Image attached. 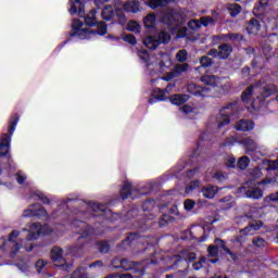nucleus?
Returning a JSON list of instances; mask_svg holds the SVG:
<instances>
[{
	"mask_svg": "<svg viewBox=\"0 0 278 278\" xmlns=\"http://www.w3.org/2000/svg\"><path fill=\"white\" fill-rule=\"evenodd\" d=\"M155 68L161 75H164L161 77L163 81H170L176 77H180L182 73H187L190 65H188V63L176 64L174 70L168 72L170 68H173V60L170 59L169 54H161L160 62L159 64H155Z\"/></svg>",
	"mask_w": 278,
	"mask_h": 278,
	"instance_id": "obj_1",
	"label": "nucleus"
},
{
	"mask_svg": "<svg viewBox=\"0 0 278 278\" xmlns=\"http://www.w3.org/2000/svg\"><path fill=\"white\" fill-rule=\"evenodd\" d=\"M81 27H84L81 21L75 20L73 22L74 36L79 38V40H92V38H97V36H105L108 34V26L103 22L98 24V31Z\"/></svg>",
	"mask_w": 278,
	"mask_h": 278,
	"instance_id": "obj_2",
	"label": "nucleus"
},
{
	"mask_svg": "<svg viewBox=\"0 0 278 278\" xmlns=\"http://www.w3.org/2000/svg\"><path fill=\"white\" fill-rule=\"evenodd\" d=\"M16 125H18V115H13L9 121V134L3 135L1 141V155H8L10 153V142L12 140V135L16 131Z\"/></svg>",
	"mask_w": 278,
	"mask_h": 278,
	"instance_id": "obj_3",
	"label": "nucleus"
},
{
	"mask_svg": "<svg viewBox=\"0 0 278 278\" xmlns=\"http://www.w3.org/2000/svg\"><path fill=\"white\" fill-rule=\"evenodd\" d=\"M170 42V34L161 30L159 34V39H155L153 36H148L143 39V45L147 49H157L160 45H168Z\"/></svg>",
	"mask_w": 278,
	"mask_h": 278,
	"instance_id": "obj_4",
	"label": "nucleus"
},
{
	"mask_svg": "<svg viewBox=\"0 0 278 278\" xmlns=\"http://www.w3.org/2000/svg\"><path fill=\"white\" fill-rule=\"evenodd\" d=\"M238 113V103L233 102L226 106H224L220 111V121L218 122V127H225V125H229L230 118H232L233 114Z\"/></svg>",
	"mask_w": 278,
	"mask_h": 278,
	"instance_id": "obj_5",
	"label": "nucleus"
},
{
	"mask_svg": "<svg viewBox=\"0 0 278 278\" xmlns=\"http://www.w3.org/2000/svg\"><path fill=\"white\" fill-rule=\"evenodd\" d=\"M27 240H36L41 233L43 236H51L53 229L50 226H41L40 224H31L30 229L28 230Z\"/></svg>",
	"mask_w": 278,
	"mask_h": 278,
	"instance_id": "obj_6",
	"label": "nucleus"
},
{
	"mask_svg": "<svg viewBox=\"0 0 278 278\" xmlns=\"http://www.w3.org/2000/svg\"><path fill=\"white\" fill-rule=\"evenodd\" d=\"M216 23V18L214 17H210V16H204L200 20V22L198 20H191L188 23V27L190 29L197 30L200 29V27H210V25H214Z\"/></svg>",
	"mask_w": 278,
	"mask_h": 278,
	"instance_id": "obj_7",
	"label": "nucleus"
},
{
	"mask_svg": "<svg viewBox=\"0 0 278 278\" xmlns=\"http://www.w3.org/2000/svg\"><path fill=\"white\" fill-rule=\"evenodd\" d=\"M215 244L216 245H210L208 247V255H211L212 257H216V255H218V249H223V251L228 253V255H230V257L232 260H236V254L231 253V251H229V249H226L225 243H223L222 240L217 239L215 241Z\"/></svg>",
	"mask_w": 278,
	"mask_h": 278,
	"instance_id": "obj_8",
	"label": "nucleus"
},
{
	"mask_svg": "<svg viewBox=\"0 0 278 278\" xmlns=\"http://www.w3.org/2000/svg\"><path fill=\"white\" fill-rule=\"evenodd\" d=\"M243 144L247 146L248 155H252L253 160H260V155H264L257 149V144L255 143V141H253V139H250V138L244 139Z\"/></svg>",
	"mask_w": 278,
	"mask_h": 278,
	"instance_id": "obj_9",
	"label": "nucleus"
},
{
	"mask_svg": "<svg viewBox=\"0 0 278 278\" xmlns=\"http://www.w3.org/2000/svg\"><path fill=\"white\" fill-rule=\"evenodd\" d=\"M208 55H213V58H219L220 60H227V58L231 55V46L227 43L219 46V51L211 50Z\"/></svg>",
	"mask_w": 278,
	"mask_h": 278,
	"instance_id": "obj_10",
	"label": "nucleus"
},
{
	"mask_svg": "<svg viewBox=\"0 0 278 278\" xmlns=\"http://www.w3.org/2000/svg\"><path fill=\"white\" fill-rule=\"evenodd\" d=\"M187 90L190 94H194L195 97H210V88L207 87L202 88L195 84H189Z\"/></svg>",
	"mask_w": 278,
	"mask_h": 278,
	"instance_id": "obj_11",
	"label": "nucleus"
},
{
	"mask_svg": "<svg viewBox=\"0 0 278 278\" xmlns=\"http://www.w3.org/2000/svg\"><path fill=\"white\" fill-rule=\"evenodd\" d=\"M23 216H47V211L38 205H30L24 211Z\"/></svg>",
	"mask_w": 278,
	"mask_h": 278,
	"instance_id": "obj_12",
	"label": "nucleus"
},
{
	"mask_svg": "<svg viewBox=\"0 0 278 278\" xmlns=\"http://www.w3.org/2000/svg\"><path fill=\"white\" fill-rule=\"evenodd\" d=\"M257 92H262V85L260 84L252 85L242 93L241 99L247 103L249 99H251L253 94H257Z\"/></svg>",
	"mask_w": 278,
	"mask_h": 278,
	"instance_id": "obj_13",
	"label": "nucleus"
},
{
	"mask_svg": "<svg viewBox=\"0 0 278 278\" xmlns=\"http://www.w3.org/2000/svg\"><path fill=\"white\" fill-rule=\"evenodd\" d=\"M177 18H179V14L172 11L164 15L163 23L168 25L169 29H175V25H177Z\"/></svg>",
	"mask_w": 278,
	"mask_h": 278,
	"instance_id": "obj_14",
	"label": "nucleus"
},
{
	"mask_svg": "<svg viewBox=\"0 0 278 278\" xmlns=\"http://www.w3.org/2000/svg\"><path fill=\"white\" fill-rule=\"evenodd\" d=\"M75 2L71 1V9L70 14H78L79 16H83L84 14V3H86V0H74Z\"/></svg>",
	"mask_w": 278,
	"mask_h": 278,
	"instance_id": "obj_15",
	"label": "nucleus"
},
{
	"mask_svg": "<svg viewBox=\"0 0 278 278\" xmlns=\"http://www.w3.org/2000/svg\"><path fill=\"white\" fill-rule=\"evenodd\" d=\"M138 56L140 58L141 62L146 64L149 71H153L151 66H154L155 62L153 61V58L149 55V52H147V50H140L138 52Z\"/></svg>",
	"mask_w": 278,
	"mask_h": 278,
	"instance_id": "obj_16",
	"label": "nucleus"
},
{
	"mask_svg": "<svg viewBox=\"0 0 278 278\" xmlns=\"http://www.w3.org/2000/svg\"><path fill=\"white\" fill-rule=\"evenodd\" d=\"M200 81H202V84H205V86H211V88H216V86L220 84V78H218L215 75H205L200 78Z\"/></svg>",
	"mask_w": 278,
	"mask_h": 278,
	"instance_id": "obj_17",
	"label": "nucleus"
},
{
	"mask_svg": "<svg viewBox=\"0 0 278 278\" xmlns=\"http://www.w3.org/2000/svg\"><path fill=\"white\" fill-rule=\"evenodd\" d=\"M262 229V222H253L243 230H241L242 236H253L255 231H260Z\"/></svg>",
	"mask_w": 278,
	"mask_h": 278,
	"instance_id": "obj_18",
	"label": "nucleus"
},
{
	"mask_svg": "<svg viewBox=\"0 0 278 278\" xmlns=\"http://www.w3.org/2000/svg\"><path fill=\"white\" fill-rule=\"evenodd\" d=\"M260 29H262V25H260V21L254 18L251 20L247 26V31L250 36H256V34L260 33Z\"/></svg>",
	"mask_w": 278,
	"mask_h": 278,
	"instance_id": "obj_19",
	"label": "nucleus"
},
{
	"mask_svg": "<svg viewBox=\"0 0 278 278\" xmlns=\"http://www.w3.org/2000/svg\"><path fill=\"white\" fill-rule=\"evenodd\" d=\"M168 96H166L165 90L154 89L152 92V99L149 100V103H155V101H166Z\"/></svg>",
	"mask_w": 278,
	"mask_h": 278,
	"instance_id": "obj_20",
	"label": "nucleus"
},
{
	"mask_svg": "<svg viewBox=\"0 0 278 278\" xmlns=\"http://www.w3.org/2000/svg\"><path fill=\"white\" fill-rule=\"evenodd\" d=\"M253 127H255V125L249 119H240L236 125V129H238V131H251Z\"/></svg>",
	"mask_w": 278,
	"mask_h": 278,
	"instance_id": "obj_21",
	"label": "nucleus"
},
{
	"mask_svg": "<svg viewBox=\"0 0 278 278\" xmlns=\"http://www.w3.org/2000/svg\"><path fill=\"white\" fill-rule=\"evenodd\" d=\"M218 192V187L208 185L202 189V194L205 199H214Z\"/></svg>",
	"mask_w": 278,
	"mask_h": 278,
	"instance_id": "obj_22",
	"label": "nucleus"
},
{
	"mask_svg": "<svg viewBox=\"0 0 278 278\" xmlns=\"http://www.w3.org/2000/svg\"><path fill=\"white\" fill-rule=\"evenodd\" d=\"M189 100H190V96L188 94H174L169 98V101L173 105H181Z\"/></svg>",
	"mask_w": 278,
	"mask_h": 278,
	"instance_id": "obj_23",
	"label": "nucleus"
},
{
	"mask_svg": "<svg viewBox=\"0 0 278 278\" xmlns=\"http://www.w3.org/2000/svg\"><path fill=\"white\" fill-rule=\"evenodd\" d=\"M245 197L248 199H262V197H264V191L257 187H252L245 191Z\"/></svg>",
	"mask_w": 278,
	"mask_h": 278,
	"instance_id": "obj_24",
	"label": "nucleus"
},
{
	"mask_svg": "<svg viewBox=\"0 0 278 278\" xmlns=\"http://www.w3.org/2000/svg\"><path fill=\"white\" fill-rule=\"evenodd\" d=\"M143 25L147 29H153L157 25V18L153 13H150L143 18Z\"/></svg>",
	"mask_w": 278,
	"mask_h": 278,
	"instance_id": "obj_25",
	"label": "nucleus"
},
{
	"mask_svg": "<svg viewBox=\"0 0 278 278\" xmlns=\"http://www.w3.org/2000/svg\"><path fill=\"white\" fill-rule=\"evenodd\" d=\"M124 10L126 12H131L132 14H136V12H140V3L136 0L128 1L124 4Z\"/></svg>",
	"mask_w": 278,
	"mask_h": 278,
	"instance_id": "obj_26",
	"label": "nucleus"
},
{
	"mask_svg": "<svg viewBox=\"0 0 278 278\" xmlns=\"http://www.w3.org/2000/svg\"><path fill=\"white\" fill-rule=\"evenodd\" d=\"M51 257L54 262H59V264H61V266H64L65 264V261L64 258L62 257V249L60 248H54L52 251H51Z\"/></svg>",
	"mask_w": 278,
	"mask_h": 278,
	"instance_id": "obj_27",
	"label": "nucleus"
},
{
	"mask_svg": "<svg viewBox=\"0 0 278 278\" xmlns=\"http://www.w3.org/2000/svg\"><path fill=\"white\" fill-rule=\"evenodd\" d=\"M275 92H277V86L275 85H267L263 88V99H266L268 97H270L271 94H275Z\"/></svg>",
	"mask_w": 278,
	"mask_h": 278,
	"instance_id": "obj_28",
	"label": "nucleus"
},
{
	"mask_svg": "<svg viewBox=\"0 0 278 278\" xmlns=\"http://www.w3.org/2000/svg\"><path fill=\"white\" fill-rule=\"evenodd\" d=\"M97 11L92 10L86 17H85V24L89 27H92L97 25V18H96Z\"/></svg>",
	"mask_w": 278,
	"mask_h": 278,
	"instance_id": "obj_29",
	"label": "nucleus"
},
{
	"mask_svg": "<svg viewBox=\"0 0 278 278\" xmlns=\"http://www.w3.org/2000/svg\"><path fill=\"white\" fill-rule=\"evenodd\" d=\"M263 164L266 170H276L278 177V159L276 161H264Z\"/></svg>",
	"mask_w": 278,
	"mask_h": 278,
	"instance_id": "obj_30",
	"label": "nucleus"
},
{
	"mask_svg": "<svg viewBox=\"0 0 278 278\" xmlns=\"http://www.w3.org/2000/svg\"><path fill=\"white\" fill-rule=\"evenodd\" d=\"M131 194V184L126 181L121 190L122 199H127Z\"/></svg>",
	"mask_w": 278,
	"mask_h": 278,
	"instance_id": "obj_31",
	"label": "nucleus"
},
{
	"mask_svg": "<svg viewBox=\"0 0 278 278\" xmlns=\"http://www.w3.org/2000/svg\"><path fill=\"white\" fill-rule=\"evenodd\" d=\"M228 12L230 14V16H238V14H240V12H242V7H240L239 4H229L228 5Z\"/></svg>",
	"mask_w": 278,
	"mask_h": 278,
	"instance_id": "obj_32",
	"label": "nucleus"
},
{
	"mask_svg": "<svg viewBox=\"0 0 278 278\" xmlns=\"http://www.w3.org/2000/svg\"><path fill=\"white\" fill-rule=\"evenodd\" d=\"M250 160L248 156H242L238 163L237 166L240 168V170H245V168H249Z\"/></svg>",
	"mask_w": 278,
	"mask_h": 278,
	"instance_id": "obj_33",
	"label": "nucleus"
},
{
	"mask_svg": "<svg viewBox=\"0 0 278 278\" xmlns=\"http://www.w3.org/2000/svg\"><path fill=\"white\" fill-rule=\"evenodd\" d=\"M112 16H114V10L112 9V7H105L102 10V18H104V21H110Z\"/></svg>",
	"mask_w": 278,
	"mask_h": 278,
	"instance_id": "obj_34",
	"label": "nucleus"
},
{
	"mask_svg": "<svg viewBox=\"0 0 278 278\" xmlns=\"http://www.w3.org/2000/svg\"><path fill=\"white\" fill-rule=\"evenodd\" d=\"M127 30L134 31V34H140V24H138V22L130 21L127 25Z\"/></svg>",
	"mask_w": 278,
	"mask_h": 278,
	"instance_id": "obj_35",
	"label": "nucleus"
},
{
	"mask_svg": "<svg viewBox=\"0 0 278 278\" xmlns=\"http://www.w3.org/2000/svg\"><path fill=\"white\" fill-rule=\"evenodd\" d=\"M180 257H182L185 262H192V260H197V254H194V252L184 251L180 253Z\"/></svg>",
	"mask_w": 278,
	"mask_h": 278,
	"instance_id": "obj_36",
	"label": "nucleus"
},
{
	"mask_svg": "<svg viewBox=\"0 0 278 278\" xmlns=\"http://www.w3.org/2000/svg\"><path fill=\"white\" fill-rule=\"evenodd\" d=\"M177 62H186L188 60V52L186 50H180L176 54Z\"/></svg>",
	"mask_w": 278,
	"mask_h": 278,
	"instance_id": "obj_37",
	"label": "nucleus"
},
{
	"mask_svg": "<svg viewBox=\"0 0 278 278\" xmlns=\"http://www.w3.org/2000/svg\"><path fill=\"white\" fill-rule=\"evenodd\" d=\"M264 105V99L257 97L253 102H252V108L253 110H262V106Z\"/></svg>",
	"mask_w": 278,
	"mask_h": 278,
	"instance_id": "obj_38",
	"label": "nucleus"
},
{
	"mask_svg": "<svg viewBox=\"0 0 278 278\" xmlns=\"http://www.w3.org/2000/svg\"><path fill=\"white\" fill-rule=\"evenodd\" d=\"M206 262H207V260L204 256H202L199 262L193 264L194 270H201V268H203V266H205Z\"/></svg>",
	"mask_w": 278,
	"mask_h": 278,
	"instance_id": "obj_39",
	"label": "nucleus"
},
{
	"mask_svg": "<svg viewBox=\"0 0 278 278\" xmlns=\"http://www.w3.org/2000/svg\"><path fill=\"white\" fill-rule=\"evenodd\" d=\"M200 64L202 68H207V66H212V59L207 56H202L200 60Z\"/></svg>",
	"mask_w": 278,
	"mask_h": 278,
	"instance_id": "obj_40",
	"label": "nucleus"
},
{
	"mask_svg": "<svg viewBox=\"0 0 278 278\" xmlns=\"http://www.w3.org/2000/svg\"><path fill=\"white\" fill-rule=\"evenodd\" d=\"M195 204L197 203L194 202V200H186L185 203H184L186 212L192 211L194 208Z\"/></svg>",
	"mask_w": 278,
	"mask_h": 278,
	"instance_id": "obj_41",
	"label": "nucleus"
},
{
	"mask_svg": "<svg viewBox=\"0 0 278 278\" xmlns=\"http://www.w3.org/2000/svg\"><path fill=\"white\" fill-rule=\"evenodd\" d=\"M89 210L91 212H103V204H97L94 202L89 204Z\"/></svg>",
	"mask_w": 278,
	"mask_h": 278,
	"instance_id": "obj_42",
	"label": "nucleus"
},
{
	"mask_svg": "<svg viewBox=\"0 0 278 278\" xmlns=\"http://www.w3.org/2000/svg\"><path fill=\"white\" fill-rule=\"evenodd\" d=\"M122 38L125 42H128V45H136L138 42L134 35H124Z\"/></svg>",
	"mask_w": 278,
	"mask_h": 278,
	"instance_id": "obj_43",
	"label": "nucleus"
},
{
	"mask_svg": "<svg viewBox=\"0 0 278 278\" xmlns=\"http://www.w3.org/2000/svg\"><path fill=\"white\" fill-rule=\"evenodd\" d=\"M45 266H47V262H45V260H39L35 264V268H36L37 273H41L42 268H45Z\"/></svg>",
	"mask_w": 278,
	"mask_h": 278,
	"instance_id": "obj_44",
	"label": "nucleus"
},
{
	"mask_svg": "<svg viewBox=\"0 0 278 278\" xmlns=\"http://www.w3.org/2000/svg\"><path fill=\"white\" fill-rule=\"evenodd\" d=\"M199 186H200L199 180H194V181L191 182V184L189 185V187L186 189V193H187V194H190V192H192V190H195V188H199Z\"/></svg>",
	"mask_w": 278,
	"mask_h": 278,
	"instance_id": "obj_45",
	"label": "nucleus"
},
{
	"mask_svg": "<svg viewBox=\"0 0 278 278\" xmlns=\"http://www.w3.org/2000/svg\"><path fill=\"white\" fill-rule=\"evenodd\" d=\"M25 179H27V176L23 173V172H18L16 174V180H17V184H25Z\"/></svg>",
	"mask_w": 278,
	"mask_h": 278,
	"instance_id": "obj_46",
	"label": "nucleus"
},
{
	"mask_svg": "<svg viewBox=\"0 0 278 278\" xmlns=\"http://www.w3.org/2000/svg\"><path fill=\"white\" fill-rule=\"evenodd\" d=\"M253 244L254 247L262 248V247H266V241L263 238H255L253 240Z\"/></svg>",
	"mask_w": 278,
	"mask_h": 278,
	"instance_id": "obj_47",
	"label": "nucleus"
},
{
	"mask_svg": "<svg viewBox=\"0 0 278 278\" xmlns=\"http://www.w3.org/2000/svg\"><path fill=\"white\" fill-rule=\"evenodd\" d=\"M250 175L253 179H260V177H262V169L256 167L251 172Z\"/></svg>",
	"mask_w": 278,
	"mask_h": 278,
	"instance_id": "obj_48",
	"label": "nucleus"
},
{
	"mask_svg": "<svg viewBox=\"0 0 278 278\" xmlns=\"http://www.w3.org/2000/svg\"><path fill=\"white\" fill-rule=\"evenodd\" d=\"M21 236V231L18 230H13L10 236H9V242H14L16 238Z\"/></svg>",
	"mask_w": 278,
	"mask_h": 278,
	"instance_id": "obj_49",
	"label": "nucleus"
},
{
	"mask_svg": "<svg viewBox=\"0 0 278 278\" xmlns=\"http://www.w3.org/2000/svg\"><path fill=\"white\" fill-rule=\"evenodd\" d=\"M265 201H267V203L270 201H273L274 203H278V192L271 193L269 197L265 199Z\"/></svg>",
	"mask_w": 278,
	"mask_h": 278,
	"instance_id": "obj_50",
	"label": "nucleus"
},
{
	"mask_svg": "<svg viewBox=\"0 0 278 278\" xmlns=\"http://www.w3.org/2000/svg\"><path fill=\"white\" fill-rule=\"evenodd\" d=\"M213 179H217V181H223V179H225V175H223L220 172H214Z\"/></svg>",
	"mask_w": 278,
	"mask_h": 278,
	"instance_id": "obj_51",
	"label": "nucleus"
},
{
	"mask_svg": "<svg viewBox=\"0 0 278 278\" xmlns=\"http://www.w3.org/2000/svg\"><path fill=\"white\" fill-rule=\"evenodd\" d=\"M182 112H184V114H192V112H194V108H192L190 105H184Z\"/></svg>",
	"mask_w": 278,
	"mask_h": 278,
	"instance_id": "obj_52",
	"label": "nucleus"
},
{
	"mask_svg": "<svg viewBox=\"0 0 278 278\" xmlns=\"http://www.w3.org/2000/svg\"><path fill=\"white\" fill-rule=\"evenodd\" d=\"M226 165L228 166V168H236V159L229 157V159L227 160Z\"/></svg>",
	"mask_w": 278,
	"mask_h": 278,
	"instance_id": "obj_53",
	"label": "nucleus"
},
{
	"mask_svg": "<svg viewBox=\"0 0 278 278\" xmlns=\"http://www.w3.org/2000/svg\"><path fill=\"white\" fill-rule=\"evenodd\" d=\"M268 184H275V179L266 178L265 180L257 182V186H268Z\"/></svg>",
	"mask_w": 278,
	"mask_h": 278,
	"instance_id": "obj_54",
	"label": "nucleus"
},
{
	"mask_svg": "<svg viewBox=\"0 0 278 278\" xmlns=\"http://www.w3.org/2000/svg\"><path fill=\"white\" fill-rule=\"evenodd\" d=\"M188 29L186 27L179 28L177 33V38H184L187 34Z\"/></svg>",
	"mask_w": 278,
	"mask_h": 278,
	"instance_id": "obj_55",
	"label": "nucleus"
},
{
	"mask_svg": "<svg viewBox=\"0 0 278 278\" xmlns=\"http://www.w3.org/2000/svg\"><path fill=\"white\" fill-rule=\"evenodd\" d=\"M173 88H175V84L174 83L167 85V87L164 89L166 97H168V94H170L173 92Z\"/></svg>",
	"mask_w": 278,
	"mask_h": 278,
	"instance_id": "obj_56",
	"label": "nucleus"
},
{
	"mask_svg": "<svg viewBox=\"0 0 278 278\" xmlns=\"http://www.w3.org/2000/svg\"><path fill=\"white\" fill-rule=\"evenodd\" d=\"M21 249V247L18 245V243L13 245V250L11 251V257H14V255H16V253H18V250Z\"/></svg>",
	"mask_w": 278,
	"mask_h": 278,
	"instance_id": "obj_57",
	"label": "nucleus"
},
{
	"mask_svg": "<svg viewBox=\"0 0 278 278\" xmlns=\"http://www.w3.org/2000/svg\"><path fill=\"white\" fill-rule=\"evenodd\" d=\"M169 213L174 216H179V210L177 208V206L172 207Z\"/></svg>",
	"mask_w": 278,
	"mask_h": 278,
	"instance_id": "obj_58",
	"label": "nucleus"
},
{
	"mask_svg": "<svg viewBox=\"0 0 278 278\" xmlns=\"http://www.w3.org/2000/svg\"><path fill=\"white\" fill-rule=\"evenodd\" d=\"M105 2V0H96L94 3L98 8H101V5H103V3Z\"/></svg>",
	"mask_w": 278,
	"mask_h": 278,
	"instance_id": "obj_59",
	"label": "nucleus"
},
{
	"mask_svg": "<svg viewBox=\"0 0 278 278\" xmlns=\"http://www.w3.org/2000/svg\"><path fill=\"white\" fill-rule=\"evenodd\" d=\"M260 5H261V8L268 5V0H260Z\"/></svg>",
	"mask_w": 278,
	"mask_h": 278,
	"instance_id": "obj_60",
	"label": "nucleus"
},
{
	"mask_svg": "<svg viewBox=\"0 0 278 278\" xmlns=\"http://www.w3.org/2000/svg\"><path fill=\"white\" fill-rule=\"evenodd\" d=\"M119 278H134L131 274H123Z\"/></svg>",
	"mask_w": 278,
	"mask_h": 278,
	"instance_id": "obj_61",
	"label": "nucleus"
},
{
	"mask_svg": "<svg viewBox=\"0 0 278 278\" xmlns=\"http://www.w3.org/2000/svg\"><path fill=\"white\" fill-rule=\"evenodd\" d=\"M39 199H40L43 203H49V199L45 198L43 195H39Z\"/></svg>",
	"mask_w": 278,
	"mask_h": 278,
	"instance_id": "obj_62",
	"label": "nucleus"
},
{
	"mask_svg": "<svg viewBox=\"0 0 278 278\" xmlns=\"http://www.w3.org/2000/svg\"><path fill=\"white\" fill-rule=\"evenodd\" d=\"M25 251H31L33 245L29 243L28 245H24Z\"/></svg>",
	"mask_w": 278,
	"mask_h": 278,
	"instance_id": "obj_63",
	"label": "nucleus"
},
{
	"mask_svg": "<svg viewBox=\"0 0 278 278\" xmlns=\"http://www.w3.org/2000/svg\"><path fill=\"white\" fill-rule=\"evenodd\" d=\"M242 73L245 74V75H249V67H244V68L242 70Z\"/></svg>",
	"mask_w": 278,
	"mask_h": 278,
	"instance_id": "obj_64",
	"label": "nucleus"
}]
</instances>
